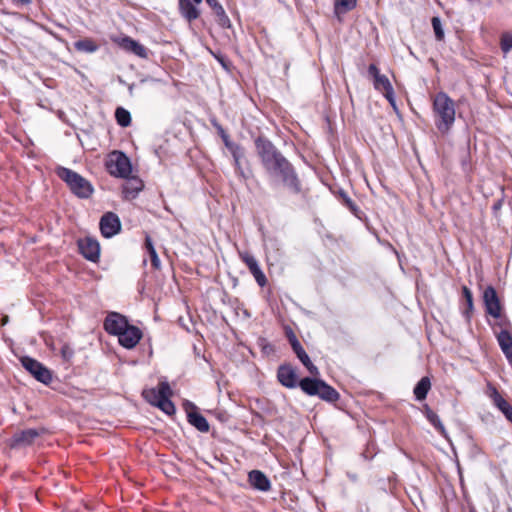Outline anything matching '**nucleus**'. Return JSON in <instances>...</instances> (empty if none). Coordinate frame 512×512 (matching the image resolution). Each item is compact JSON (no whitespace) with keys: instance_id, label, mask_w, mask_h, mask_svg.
I'll use <instances>...</instances> for the list:
<instances>
[{"instance_id":"obj_1","label":"nucleus","mask_w":512,"mask_h":512,"mask_svg":"<svg viewBox=\"0 0 512 512\" xmlns=\"http://www.w3.org/2000/svg\"><path fill=\"white\" fill-rule=\"evenodd\" d=\"M256 146L267 170L283 182L292 184L295 179L292 168L287 160L275 150L274 146L263 139H257Z\"/></svg>"},{"instance_id":"obj_2","label":"nucleus","mask_w":512,"mask_h":512,"mask_svg":"<svg viewBox=\"0 0 512 512\" xmlns=\"http://www.w3.org/2000/svg\"><path fill=\"white\" fill-rule=\"evenodd\" d=\"M437 128L446 133L455 121L454 102L445 94L438 93L433 102Z\"/></svg>"},{"instance_id":"obj_3","label":"nucleus","mask_w":512,"mask_h":512,"mask_svg":"<svg viewBox=\"0 0 512 512\" xmlns=\"http://www.w3.org/2000/svg\"><path fill=\"white\" fill-rule=\"evenodd\" d=\"M56 174L77 197L88 198L93 193L92 184L72 169L59 166L56 169Z\"/></svg>"},{"instance_id":"obj_4","label":"nucleus","mask_w":512,"mask_h":512,"mask_svg":"<svg viewBox=\"0 0 512 512\" xmlns=\"http://www.w3.org/2000/svg\"><path fill=\"white\" fill-rule=\"evenodd\" d=\"M170 394L171 390L167 383H161L157 390L149 389L143 392L145 399L149 403L159 407L168 415L175 412V406L169 399Z\"/></svg>"},{"instance_id":"obj_5","label":"nucleus","mask_w":512,"mask_h":512,"mask_svg":"<svg viewBox=\"0 0 512 512\" xmlns=\"http://www.w3.org/2000/svg\"><path fill=\"white\" fill-rule=\"evenodd\" d=\"M19 361L22 367L38 382L49 386L53 381V371L37 359L28 355L21 356Z\"/></svg>"},{"instance_id":"obj_6","label":"nucleus","mask_w":512,"mask_h":512,"mask_svg":"<svg viewBox=\"0 0 512 512\" xmlns=\"http://www.w3.org/2000/svg\"><path fill=\"white\" fill-rule=\"evenodd\" d=\"M105 167L110 175L127 178L132 174L130 160L120 151H113L105 161Z\"/></svg>"},{"instance_id":"obj_7","label":"nucleus","mask_w":512,"mask_h":512,"mask_svg":"<svg viewBox=\"0 0 512 512\" xmlns=\"http://www.w3.org/2000/svg\"><path fill=\"white\" fill-rule=\"evenodd\" d=\"M47 429L44 427L28 428L15 432L11 438L8 439L7 445L10 449H20L31 446L35 439L45 434Z\"/></svg>"},{"instance_id":"obj_8","label":"nucleus","mask_w":512,"mask_h":512,"mask_svg":"<svg viewBox=\"0 0 512 512\" xmlns=\"http://www.w3.org/2000/svg\"><path fill=\"white\" fill-rule=\"evenodd\" d=\"M368 73L374 78L375 89L383 92L392 107L396 109L394 91L389 79L385 75L380 74L377 66L374 64L369 66Z\"/></svg>"},{"instance_id":"obj_9","label":"nucleus","mask_w":512,"mask_h":512,"mask_svg":"<svg viewBox=\"0 0 512 512\" xmlns=\"http://www.w3.org/2000/svg\"><path fill=\"white\" fill-rule=\"evenodd\" d=\"M129 326L127 319L116 312L110 313L105 321L104 328L105 330L112 335L118 336L125 328Z\"/></svg>"},{"instance_id":"obj_10","label":"nucleus","mask_w":512,"mask_h":512,"mask_svg":"<svg viewBox=\"0 0 512 512\" xmlns=\"http://www.w3.org/2000/svg\"><path fill=\"white\" fill-rule=\"evenodd\" d=\"M119 343L127 348H134L142 338L141 330L133 325L127 326L118 336Z\"/></svg>"},{"instance_id":"obj_11","label":"nucleus","mask_w":512,"mask_h":512,"mask_svg":"<svg viewBox=\"0 0 512 512\" xmlns=\"http://www.w3.org/2000/svg\"><path fill=\"white\" fill-rule=\"evenodd\" d=\"M121 229V223L114 213L105 214L100 221V230L104 237H112Z\"/></svg>"},{"instance_id":"obj_12","label":"nucleus","mask_w":512,"mask_h":512,"mask_svg":"<svg viewBox=\"0 0 512 512\" xmlns=\"http://www.w3.org/2000/svg\"><path fill=\"white\" fill-rule=\"evenodd\" d=\"M483 300L486 311L491 316L498 318L501 315V305L495 289L491 286L487 287L483 293Z\"/></svg>"},{"instance_id":"obj_13","label":"nucleus","mask_w":512,"mask_h":512,"mask_svg":"<svg viewBox=\"0 0 512 512\" xmlns=\"http://www.w3.org/2000/svg\"><path fill=\"white\" fill-rule=\"evenodd\" d=\"M79 253L87 260L96 263V239L86 236L77 240Z\"/></svg>"},{"instance_id":"obj_14","label":"nucleus","mask_w":512,"mask_h":512,"mask_svg":"<svg viewBox=\"0 0 512 512\" xmlns=\"http://www.w3.org/2000/svg\"><path fill=\"white\" fill-rule=\"evenodd\" d=\"M119 45L122 49H124L128 52H131V53L137 55L138 57H141V58L148 57L146 48L143 45H141L139 42H137L129 37H125V38L121 39V41L119 42Z\"/></svg>"},{"instance_id":"obj_15","label":"nucleus","mask_w":512,"mask_h":512,"mask_svg":"<svg viewBox=\"0 0 512 512\" xmlns=\"http://www.w3.org/2000/svg\"><path fill=\"white\" fill-rule=\"evenodd\" d=\"M249 482L255 489L261 491H268L271 487L269 479L259 470L249 473Z\"/></svg>"},{"instance_id":"obj_16","label":"nucleus","mask_w":512,"mask_h":512,"mask_svg":"<svg viewBox=\"0 0 512 512\" xmlns=\"http://www.w3.org/2000/svg\"><path fill=\"white\" fill-rule=\"evenodd\" d=\"M279 381L286 387H294L296 385V373L290 366H281L278 371Z\"/></svg>"},{"instance_id":"obj_17","label":"nucleus","mask_w":512,"mask_h":512,"mask_svg":"<svg viewBox=\"0 0 512 512\" xmlns=\"http://www.w3.org/2000/svg\"><path fill=\"white\" fill-rule=\"evenodd\" d=\"M126 179V182L123 186V191L126 194V196L134 197L139 191L143 188L142 181L135 176H128Z\"/></svg>"},{"instance_id":"obj_18","label":"nucleus","mask_w":512,"mask_h":512,"mask_svg":"<svg viewBox=\"0 0 512 512\" xmlns=\"http://www.w3.org/2000/svg\"><path fill=\"white\" fill-rule=\"evenodd\" d=\"M498 343L501 347V350L507 357V359L512 362V337L507 331H501L497 336Z\"/></svg>"},{"instance_id":"obj_19","label":"nucleus","mask_w":512,"mask_h":512,"mask_svg":"<svg viewBox=\"0 0 512 512\" xmlns=\"http://www.w3.org/2000/svg\"><path fill=\"white\" fill-rule=\"evenodd\" d=\"M492 399L498 409L512 422V406L494 389Z\"/></svg>"},{"instance_id":"obj_20","label":"nucleus","mask_w":512,"mask_h":512,"mask_svg":"<svg viewBox=\"0 0 512 512\" xmlns=\"http://www.w3.org/2000/svg\"><path fill=\"white\" fill-rule=\"evenodd\" d=\"M180 11L189 21L195 20L199 16L196 4H194L192 0H180Z\"/></svg>"},{"instance_id":"obj_21","label":"nucleus","mask_w":512,"mask_h":512,"mask_svg":"<svg viewBox=\"0 0 512 512\" xmlns=\"http://www.w3.org/2000/svg\"><path fill=\"white\" fill-rule=\"evenodd\" d=\"M188 420L191 425L196 427L201 432H207L209 430V424L207 420L197 412H189Z\"/></svg>"},{"instance_id":"obj_22","label":"nucleus","mask_w":512,"mask_h":512,"mask_svg":"<svg viewBox=\"0 0 512 512\" xmlns=\"http://www.w3.org/2000/svg\"><path fill=\"white\" fill-rule=\"evenodd\" d=\"M321 380L304 378L300 381L301 389L309 395H317Z\"/></svg>"},{"instance_id":"obj_23","label":"nucleus","mask_w":512,"mask_h":512,"mask_svg":"<svg viewBox=\"0 0 512 512\" xmlns=\"http://www.w3.org/2000/svg\"><path fill=\"white\" fill-rule=\"evenodd\" d=\"M317 395L327 401H335L338 398V393L332 387L328 386L325 382L321 381L320 389Z\"/></svg>"},{"instance_id":"obj_24","label":"nucleus","mask_w":512,"mask_h":512,"mask_svg":"<svg viewBox=\"0 0 512 512\" xmlns=\"http://www.w3.org/2000/svg\"><path fill=\"white\" fill-rule=\"evenodd\" d=\"M430 389V381L427 377L422 378L414 389V394L418 400H422L426 397Z\"/></svg>"},{"instance_id":"obj_25","label":"nucleus","mask_w":512,"mask_h":512,"mask_svg":"<svg viewBox=\"0 0 512 512\" xmlns=\"http://www.w3.org/2000/svg\"><path fill=\"white\" fill-rule=\"evenodd\" d=\"M74 47L80 52H94L96 51V44L89 39L78 40L74 43Z\"/></svg>"},{"instance_id":"obj_26","label":"nucleus","mask_w":512,"mask_h":512,"mask_svg":"<svg viewBox=\"0 0 512 512\" xmlns=\"http://www.w3.org/2000/svg\"><path fill=\"white\" fill-rule=\"evenodd\" d=\"M356 6V0H337L335 3L336 14L346 13Z\"/></svg>"},{"instance_id":"obj_27","label":"nucleus","mask_w":512,"mask_h":512,"mask_svg":"<svg viewBox=\"0 0 512 512\" xmlns=\"http://www.w3.org/2000/svg\"><path fill=\"white\" fill-rule=\"evenodd\" d=\"M426 416L428 420L439 430V432L447 438V432L444 428L443 424L441 423L438 415L433 412L431 409L426 410Z\"/></svg>"},{"instance_id":"obj_28","label":"nucleus","mask_w":512,"mask_h":512,"mask_svg":"<svg viewBox=\"0 0 512 512\" xmlns=\"http://www.w3.org/2000/svg\"><path fill=\"white\" fill-rule=\"evenodd\" d=\"M115 117L119 125L122 127H127L131 122V116L129 111L124 108H117L115 112Z\"/></svg>"},{"instance_id":"obj_29","label":"nucleus","mask_w":512,"mask_h":512,"mask_svg":"<svg viewBox=\"0 0 512 512\" xmlns=\"http://www.w3.org/2000/svg\"><path fill=\"white\" fill-rule=\"evenodd\" d=\"M213 11H214V14L217 18V22L219 23V25H221L222 27H227V28L231 26L230 20H229L227 14L225 13V10L223 9L222 5H219L216 8H214Z\"/></svg>"},{"instance_id":"obj_30","label":"nucleus","mask_w":512,"mask_h":512,"mask_svg":"<svg viewBox=\"0 0 512 512\" xmlns=\"http://www.w3.org/2000/svg\"><path fill=\"white\" fill-rule=\"evenodd\" d=\"M291 344H292L293 350L297 354L300 361L302 363L309 362V359H310L309 356L307 355V353L305 352V350L303 349V347L301 346V344L295 337H293L291 339Z\"/></svg>"},{"instance_id":"obj_31","label":"nucleus","mask_w":512,"mask_h":512,"mask_svg":"<svg viewBox=\"0 0 512 512\" xmlns=\"http://www.w3.org/2000/svg\"><path fill=\"white\" fill-rule=\"evenodd\" d=\"M78 138L84 148L94 149L93 147V137L90 135V132L87 130H82V133L78 134Z\"/></svg>"},{"instance_id":"obj_32","label":"nucleus","mask_w":512,"mask_h":512,"mask_svg":"<svg viewBox=\"0 0 512 512\" xmlns=\"http://www.w3.org/2000/svg\"><path fill=\"white\" fill-rule=\"evenodd\" d=\"M250 272L253 274V276L255 277V280L257 281V283L260 286L266 285L267 279H266L264 273L261 271L258 264L256 266L252 267L250 269Z\"/></svg>"},{"instance_id":"obj_33","label":"nucleus","mask_w":512,"mask_h":512,"mask_svg":"<svg viewBox=\"0 0 512 512\" xmlns=\"http://www.w3.org/2000/svg\"><path fill=\"white\" fill-rule=\"evenodd\" d=\"M501 49L504 53L512 49V33L506 32L501 37Z\"/></svg>"},{"instance_id":"obj_34","label":"nucleus","mask_w":512,"mask_h":512,"mask_svg":"<svg viewBox=\"0 0 512 512\" xmlns=\"http://www.w3.org/2000/svg\"><path fill=\"white\" fill-rule=\"evenodd\" d=\"M432 26H433L436 38L438 40H442L444 38V31H443L440 19L437 17H434L432 19Z\"/></svg>"},{"instance_id":"obj_35","label":"nucleus","mask_w":512,"mask_h":512,"mask_svg":"<svg viewBox=\"0 0 512 512\" xmlns=\"http://www.w3.org/2000/svg\"><path fill=\"white\" fill-rule=\"evenodd\" d=\"M241 258L246 263L249 270L258 264L255 258L248 253L241 254Z\"/></svg>"},{"instance_id":"obj_36","label":"nucleus","mask_w":512,"mask_h":512,"mask_svg":"<svg viewBox=\"0 0 512 512\" xmlns=\"http://www.w3.org/2000/svg\"><path fill=\"white\" fill-rule=\"evenodd\" d=\"M150 254V257H151V262H152V265L156 268V269H159L160 268V259L157 255V252L155 249H152V252H149Z\"/></svg>"},{"instance_id":"obj_37","label":"nucleus","mask_w":512,"mask_h":512,"mask_svg":"<svg viewBox=\"0 0 512 512\" xmlns=\"http://www.w3.org/2000/svg\"><path fill=\"white\" fill-rule=\"evenodd\" d=\"M463 294H464V297L466 299V302L468 304L469 309H471L472 306H473L471 291L467 287H464L463 288Z\"/></svg>"},{"instance_id":"obj_38","label":"nucleus","mask_w":512,"mask_h":512,"mask_svg":"<svg viewBox=\"0 0 512 512\" xmlns=\"http://www.w3.org/2000/svg\"><path fill=\"white\" fill-rule=\"evenodd\" d=\"M61 353L64 359L69 360L73 356V351L69 346L64 345L61 349Z\"/></svg>"},{"instance_id":"obj_39","label":"nucleus","mask_w":512,"mask_h":512,"mask_svg":"<svg viewBox=\"0 0 512 512\" xmlns=\"http://www.w3.org/2000/svg\"><path fill=\"white\" fill-rule=\"evenodd\" d=\"M306 368L309 370V372L313 375H317L318 374V369L316 366L313 365V363L309 360V362H304L303 363Z\"/></svg>"},{"instance_id":"obj_40","label":"nucleus","mask_w":512,"mask_h":512,"mask_svg":"<svg viewBox=\"0 0 512 512\" xmlns=\"http://www.w3.org/2000/svg\"><path fill=\"white\" fill-rule=\"evenodd\" d=\"M146 247H147L149 252H152V249H155L153 244H152V241H151L150 237L146 238Z\"/></svg>"},{"instance_id":"obj_41","label":"nucleus","mask_w":512,"mask_h":512,"mask_svg":"<svg viewBox=\"0 0 512 512\" xmlns=\"http://www.w3.org/2000/svg\"><path fill=\"white\" fill-rule=\"evenodd\" d=\"M206 2L209 4V6L214 9L216 8L217 6H219L220 4L218 3L217 0H206Z\"/></svg>"},{"instance_id":"obj_42","label":"nucleus","mask_w":512,"mask_h":512,"mask_svg":"<svg viewBox=\"0 0 512 512\" xmlns=\"http://www.w3.org/2000/svg\"><path fill=\"white\" fill-rule=\"evenodd\" d=\"M19 3H21L22 5H28L31 3V0H17Z\"/></svg>"},{"instance_id":"obj_43","label":"nucleus","mask_w":512,"mask_h":512,"mask_svg":"<svg viewBox=\"0 0 512 512\" xmlns=\"http://www.w3.org/2000/svg\"><path fill=\"white\" fill-rule=\"evenodd\" d=\"M202 0H192V2L196 5L200 4Z\"/></svg>"}]
</instances>
